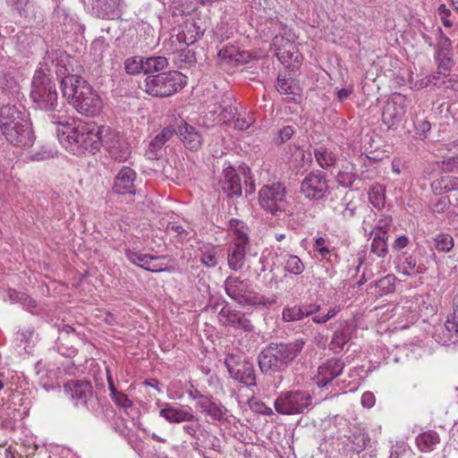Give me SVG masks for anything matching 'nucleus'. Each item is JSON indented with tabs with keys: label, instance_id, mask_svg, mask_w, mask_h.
<instances>
[{
	"label": "nucleus",
	"instance_id": "1",
	"mask_svg": "<svg viewBox=\"0 0 458 458\" xmlns=\"http://www.w3.org/2000/svg\"><path fill=\"white\" fill-rule=\"evenodd\" d=\"M52 123L58 126L56 131L60 143L74 155L95 154L102 146L106 126L59 114H52Z\"/></svg>",
	"mask_w": 458,
	"mask_h": 458
},
{
	"label": "nucleus",
	"instance_id": "2",
	"mask_svg": "<svg viewBox=\"0 0 458 458\" xmlns=\"http://www.w3.org/2000/svg\"><path fill=\"white\" fill-rule=\"evenodd\" d=\"M0 129L7 141L16 147L30 148L34 143L31 123L25 110L5 105L0 108Z\"/></svg>",
	"mask_w": 458,
	"mask_h": 458
},
{
	"label": "nucleus",
	"instance_id": "3",
	"mask_svg": "<svg viewBox=\"0 0 458 458\" xmlns=\"http://www.w3.org/2000/svg\"><path fill=\"white\" fill-rule=\"evenodd\" d=\"M306 340L297 338L288 343H271L259 354L258 361L262 373L274 375L284 371L301 354Z\"/></svg>",
	"mask_w": 458,
	"mask_h": 458
},
{
	"label": "nucleus",
	"instance_id": "4",
	"mask_svg": "<svg viewBox=\"0 0 458 458\" xmlns=\"http://www.w3.org/2000/svg\"><path fill=\"white\" fill-rule=\"evenodd\" d=\"M30 98L36 108L56 114L58 97L55 84L52 80L51 69L47 64H40L31 82Z\"/></svg>",
	"mask_w": 458,
	"mask_h": 458
},
{
	"label": "nucleus",
	"instance_id": "5",
	"mask_svg": "<svg viewBox=\"0 0 458 458\" xmlns=\"http://www.w3.org/2000/svg\"><path fill=\"white\" fill-rule=\"evenodd\" d=\"M224 288L225 293L242 307H268L275 303V300H269L256 292L248 279L240 276H227Z\"/></svg>",
	"mask_w": 458,
	"mask_h": 458
},
{
	"label": "nucleus",
	"instance_id": "6",
	"mask_svg": "<svg viewBox=\"0 0 458 458\" xmlns=\"http://www.w3.org/2000/svg\"><path fill=\"white\" fill-rule=\"evenodd\" d=\"M186 84L185 75L178 71H169L147 76L142 89L149 96L166 98L182 89Z\"/></svg>",
	"mask_w": 458,
	"mask_h": 458
},
{
	"label": "nucleus",
	"instance_id": "7",
	"mask_svg": "<svg viewBox=\"0 0 458 458\" xmlns=\"http://www.w3.org/2000/svg\"><path fill=\"white\" fill-rule=\"evenodd\" d=\"M311 395L306 391H288L276 399L275 409L281 414H300L311 405Z\"/></svg>",
	"mask_w": 458,
	"mask_h": 458
},
{
	"label": "nucleus",
	"instance_id": "8",
	"mask_svg": "<svg viewBox=\"0 0 458 458\" xmlns=\"http://www.w3.org/2000/svg\"><path fill=\"white\" fill-rule=\"evenodd\" d=\"M259 202L262 208L277 215L287 203L285 187L280 182L264 185L259 191Z\"/></svg>",
	"mask_w": 458,
	"mask_h": 458
},
{
	"label": "nucleus",
	"instance_id": "9",
	"mask_svg": "<svg viewBox=\"0 0 458 458\" xmlns=\"http://www.w3.org/2000/svg\"><path fill=\"white\" fill-rule=\"evenodd\" d=\"M272 46L278 60L285 64L291 61L299 63V52L295 44V35L287 27L281 28L273 38Z\"/></svg>",
	"mask_w": 458,
	"mask_h": 458
},
{
	"label": "nucleus",
	"instance_id": "10",
	"mask_svg": "<svg viewBox=\"0 0 458 458\" xmlns=\"http://www.w3.org/2000/svg\"><path fill=\"white\" fill-rule=\"evenodd\" d=\"M102 146L105 147L110 157L117 162L126 161L131 153L130 147L122 140L119 133L108 126L104 128Z\"/></svg>",
	"mask_w": 458,
	"mask_h": 458
},
{
	"label": "nucleus",
	"instance_id": "11",
	"mask_svg": "<svg viewBox=\"0 0 458 458\" xmlns=\"http://www.w3.org/2000/svg\"><path fill=\"white\" fill-rule=\"evenodd\" d=\"M410 100L401 93H394L386 102L382 111V120L388 127L402 121L406 114Z\"/></svg>",
	"mask_w": 458,
	"mask_h": 458
},
{
	"label": "nucleus",
	"instance_id": "12",
	"mask_svg": "<svg viewBox=\"0 0 458 458\" xmlns=\"http://www.w3.org/2000/svg\"><path fill=\"white\" fill-rule=\"evenodd\" d=\"M237 357L229 354L225 360V365L231 377L238 382L247 386H256V375L253 365L250 362H238Z\"/></svg>",
	"mask_w": 458,
	"mask_h": 458
},
{
	"label": "nucleus",
	"instance_id": "13",
	"mask_svg": "<svg viewBox=\"0 0 458 458\" xmlns=\"http://www.w3.org/2000/svg\"><path fill=\"white\" fill-rule=\"evenodd\" d=\"M301 192L310 199H322L327 197L328 184L324 174L310 172L301 184Z\"/></svg>",
	"mask_w": 458,
	"mask_h": 458
},
{
	"label": "nucleus",
	"instance_id": "14",
	"mask_svg": "<svg viewBox=\"0 0 458 458\" xmlns=\"http://www.w3.org/2000/svg\"><path fill=\"white\" fill-rule=\"evenodd\" d=\"M90 88L87 81L76 74H68L61 81L63 96L72 106V101L80 100L86 94V89L89 90Z\"/></svg>",
	"mask_w": 458,
	"mask_h": 458
},
{
	"label": "nucleus",
	"instance_id": "15",
	"mask_svg": "<svg viewBox=\"0 0 458 458\" xmlns=\"http://www.w3.org/2000/svg\"><path fill=\"white\" fill-rule=\"evenodd\" d=\"M159 416L169 423L179 424L198 420L191 407L169 403H165L162 405V408L159 410Z\"/></svg>",
	"mask_w": 458,
	"mask_h": 458
},
{
	"label": "nucleus",
	"instance_id": "16",
	"mask_svg": "<svg viewBox=\"0 0 458 458\" xmlns=\"http://www.w3.org/2000/svg\"><path fill=\"white\" fill-rule=\"evenodd\" d=\"M219 323L224 327H232L234 328L251 331L252 325L250 321L239 310L231 308L228 305L224 306L217 315Z\"/></svg>",
	"mask_w": 458,
	"mask_h": 458
},
{
	"label": "nucleus",
	"instance_id": "17",
	"mask_svg": "<svg viewBox=\"0 0 458 458\" xmlns=\"http://www.w3.org/2000/svg\"><path fill=\"white\" fill-rule=\"evenodd\" d=\"M72 106L81 114L95 116L101 111L103 103L98 93L91 87L89 90L86 89V94L80 100L72 101Z\"/></svg>",
	"mask_w": 458,
	"mask_h": 458
},
{
	"label": "nucleus",
	"instance_id": "18",
	"mask_svg": "<svg viewBox=\"0 0 458 458\" xmlns=\"http://www.w3.org/2000/svg\"><path fill=\"white\" fill-rule=\"evenodd\" d=\"M344 363L338 359H331L320 365L318 369L316 383L319 387H325L334 378L342 374Z\"/></svg>",
	"mask_w": 458,
	"mask_h": 458
},
{
	"label": "nucleus",
	"instance_id": "19",
	"mask_svg": "<svg viewBox=\"0 0 458 458\" xmlns=\"http://www.w3.org/2000/svg\"><path fill=\"white\" fill-rule=\"evenodd\" d=\"M137 174L129 166H123L116 174L113 185L114 192L124 195L134 194Z\"/></svg>",
	"mask_w": 458,
	"mask_h": 458
},
{
	"label": "nucleus",
	"instance_id": "20",
	"mask_svg": "<svg viewBox=\"0 0 458 458\" xmlns=\"http://www.w3.org/2000/svg\"><path fill=\"white\" fill-rule=\"evenodd\" d=\"M64 390L76 405H84L92 397V387L88 381H70Z\"/></svg>",
	"mask_w": 458,
	"mask_h": 458
},
{
	"label": "nucleus",
	"instance_id": "21",
	"mask_svg": "<svg viewBox=\"0 0 458 458\" xmlns=\"http://www.w3.org/2000/svg\"><path fill=\"white\" fill-rule=\"evenodd\" d=\"M198 38V34L187 36L183 30L174 29L169 38L164 41V49L166 54L174 55L181 48L185 47V44H193Z\"/></svg>",
	"mask_w": 458,
	"mask_h": 458
},
{
	"label": "nucleus",
	"instance_id": "22",
	"mask_svg": "<svg viewBox=\"0 0 458 458\" xmlns=\"http://www.w3.org/2000/svg\"><path fill=\"white\" fill-rule=\"evenodd\" d=\"M125 255L132 264L137 265L148 271L162 272L165 270V268L162 267V264L159 262V257L131 250H126Z\"/></svg>",
	"mask_w": 458,
	"mask_h": 458
},
{
	"label": "nucleus",
	"instance_id": "23",
	"mask_svg": "<svg viewBox=\"0 0 458 458\" xmlns=\"http://www.w3.org/2000/svg\"><path fill=\"white\" fill-rule=\"evenodd\" d=\"M222 191L228 197H239L242 195V183L239 174L232 166H228L223 171V177L219 181Z\"/></svg>",
	"mask_w": 458,
	"mask_h": 458
},
{
	"label": "nucleus",
	"instance_id": "24",
	"mask_svg": "<svg viewBox=\"0 0 458 458\" xmlns=\"http://www.w3.org/2000/svg\"><path fill=\"white\" fill-rule=\"evenodd\" d=\"M176 134V130L172 127H165L148 144L146 156L150 160L158 159L161 157L163 146Z\"/></svg>",
	"mask_w": 458,
	"mask_h": 458
},
{
	"label": "nucleus",
	"instance_id": "25",
	"mask_svg": "<svg viewBox=\"0 0 458 458\" xmlns=\"http://www.w3.org/2000/svg\"><path fill=\"white\" fill-rule=\"evenodd\" d=\"M176 133L179 134L183 145L188 149L197 151L203 144V138L201 134L192 125L187 123H182L178 127Z\"/></svg>",
	"mask_w": 458,
	"mask_h": 458
},
{
	"label": "nucleus",
	"instance_id": "26",
	"mask_svg": "<svg viewBox=\"0 0 458 458\" xmlns=\"http://www.w3.org/2000/svg\"><path fill=\"white\" fill-rule=\"evenodd\" d=\"M122 2L123 0H91V4L98 17L110 20L119 16Z\"/></svg>",
	"mask_w": 458,
	"mask_h": 458
},
{
	"label": "nucleus",
	"instance_id": "27",
	"mask_svg": "<svg viewBox=\"0 0 458 458\" xmlns=\"http://www.w3.org/2000/svg\"><path fill=\"white\" fill-rule=\"evenodd\" d=\"M198 409L215 420H222L226 418V408L210 396L200 397L199 408Z\"/></svg>",
	"mask_w": 458,
	"mask_h": 458
},
{
	"label": "nucleus",
	"instance_id": "28",
	"mask_svg": "<svg viewBox=\"0 0 458 458\" xmlns=\"http://www.w3.org/2000/svg\"><path fill=\"white\" fill-rule=\"evenodd\" d=\"M246 245L233 243L227 250V265L233 271H240L243 268L246 261Z\"/></svg>",
	"mask_w": 458,
	"mask_h": 458
},
{
	"label": "nucleus",
	"instance_id": "29",
	"mask_svg": "<svg viewBox=\"0 0 458 458\" xmlns=\"http://www.w3.org/2000/svg\"><path fill=\"white\" fill-rule=\"evenodd\" d=\"M276 88L280 94L286 95L290 101L298 102L301 98L299 84L291 78L278 75Z\"/></svg>",
	"mask_w": 458,
	"mask_h": 458
},
{
	"label": "nucleus",
	"instance_id": "30",
	"mask_svg": "<svg viewBox=\"0 0 458 458\" xmlns=\"http://www.w3.org/2000/svg\"><path fill=\"white\" fill-rule=\"evenodd\" d=\"M439 442V435L434 430H427L416 437L418 448L424 453L433 451Z\"/></svg>",
	"mask_w": 458,
	"mask_h": 458
},
{
	"label": "nucleus",
	"instance_id": "31",
	"mask_svg": "<svg viewBox=\"0 0 458 458\" xmlns=\"http://www.w3.org/2000/svg\"><path fill=\"white\" fill-rule=\"evenodd\" d=\"M37 375L40 384L47 389L53 386L57 382L60 371L55 368H43L42 362L38 361L36 365Z\"/></svg>",
	"mask_w": 458,
	"mask_h": 458
},
{
	"label": "nucleus",
	"instance_id": "32",
	"mask_svg": "<svg viewBox=\"0 0 458 458\" xmlns=\"http://www.w3.org/2000/svg\"><path fill=\"white\" fill-rule=\"evenodd\" d=\"M229 230L233 237V243H249V228L242 220L231 219L229 221Z\"/></svg>",
	"mask_w": 458,
	"mask_h": 458
},
{
	"label": "nucleus",
	"instance_id": "33",
	"mask_svg": "<svg viewBox=\"0 0 458 458\" xmlns=\"http://www.w3.org/2000/svg\"><path fill=\"white\" fill-rule=\"evenodd\" d=\"M314 157L318 165L324 169L334 166L338 159L336 153L324 146L314 149Z\"/></svg>",
	"mask_w": 458,
	"mask_h": 458
},
{
	"label": "nucleus",
	"instance_id": "34",
	"mask_svg": "<svg viewBox=\"0 0 458 458\" xmlns=\"http://www.w3.org/2000/svg\"><path fill=\"white\" fill-rule=\"evenodd\" d=\"M425 267L422 264H418L416 259L411 255L404 256L398 265V271L404 276H414L423 273Z\"/></svg>",
	"mask_w": 458,
	"mask_h": 458
},
{
	"label": "nucleus",
	"instance_id": "35",
	"mask_svg": "<svg viewBox=\"0 0 458 458\" xmlns=\"http://www.w3.org/2000/svg\"><path fill=\"white\" fill-rule=\"evenodd\" d=\"M165 231L179 242H186L193 235V231L190 226L184 227L177 222L168 223Z\"/></svg>",
	"mask_w": 458,
	"mask_h": 458
},
{
	"label": "nucleus",
	"instance_id": "36",
	"mask_svg": "<svg viewBox=\"0 0 458 458\" xmlns=\"http://www.w3.org/2000/svg\"><path fill=\"white\" fill-rule=\"evenodd\" d=\"M168 64V60L165 56H144L145 73L163 72Z\"/></svg>",
	"mask_w": 458,
	"mask_h": 458
},
{
	"label": "nucleus",
	"instance_id": "37",
	"mask_svg": "<svg viewBox=\"0 0 458 458\" xmlns=\"http://www.w3.org/2000/svg\"><path fill=\"white\" fill-rule=\"evenodd\" d=\"M34 333V327L31 326L20 328L14 337L16 345L19 347L23 345L24 351L29 352L30 344L33 342Z\"/></svg>",
	"mask_w": 458,
	"mask_h": 458
},
{
	"label": "nucleus",
	"instance_id": "38",
	"mask_svg": "<svg viewBox=\"0 0 458 458\" xmlns=\"http://www.w3.org/2000/svg\"><path fill=\"white\" fill-rule=\"evenodd\" d=\"M445 330L454 337L453 342L458 340V297L454 299L453 312L447 317L445 323Z\"/></svg>",
	"mask_w": 458,
	"mask_h": 458
},
{
	"label": "nucleus",
	"instance_id": "39",
	"mask_svg": "<svg viewBox=\"0 0 458 458\" xmlns=\"http://www.w3.org/2000/svg\"><path fill=\"white\" fill-rule=\"evenodd\" d=\"M200 262L207 267H215L218 264L217 250L212 246H203L199 249Z\"/></svg>",
	"mask_w": 458,
	"mask_h": 458
},
{
	"label": "nucleus",
	"instance_id": "40",
	"mask_svg": "<svg viewBox=\"0 0 458 458\" xmlns=\"http://www.w3.org/2000/svg\"><path fill=\"white\" fill-rule=\"evenodd\" d=\"M191 44H185V47L174 54V61L178 68L182 69L195 62L194 53L188 48Z\"/></svg>",
	"mask_w": 458,
	"mask_h": 458
},
{
	"label": "nucleus",
	"instance_id": "41",
	"mask_svg": "<svg viewBox=\"0 0 458 458\" xmlns=\"http://www.w3.org/2000/svg\"><path fill=\"white\" fill-rule=\"evenodd\" d=\"M350 339L351 335L348 329L336 330L333 335L329 347L334 352H340Z\"/></svg>",
	"mask_w": 458,
	"mask_h": 458
},
{
	"label": "nucleus",
	"instance_id": "42",
	"mask_svg": "<svg viewBox=\"0 0 458 458\" xmlns=\"http://www.w3.org/2000/svg\"><path fill=\"white\" fill-rule=\"evenodd\" d=\"M124 68L129 74L145 73L144 56L136 55L127 58L124 62Z\"/></svg>",
	"mask_w": 458,
	"mask_h": 458
},
{
	"label": "nucleus",
	"instance_id": "43",
	"mask_svg": "<svg viewBox=\"0 0 458 458\" xmlns=\"http://www.w3.org/2000/svg\"><path fill=\"white\" fill-rule=\"evenodd\" d=\"M303 319V311L298 304L293 306H285L282 311V320L284 322H297Z\"/></svg>",
	"mask_w": 458,
	"mask_h": 458
},
{
	"label": "nucleus",
	"instance_id": "44",
	"mask_svg": "<svg viewBox=\"0 0 458 458\" xmlns=\"http://www.w3.org/2000/svg\"><path fill=\"white\" fill-rule=\"evenodd\" d=\"M386 241L387 237L379 236L376 233L372 238L370 251L379 258H385L388 251Z\"/></svg>",
	"mask_w": 458,
	"mask_h": 458
},
{
	"label": "nucleus",
	"instance_id": "45",
	"mask_svg": "<svg viewBox=\"0 0 458 458\" xmlns=\"http://www.w3.org/2000/svg\"><path fill=\"white\" fill-rule=\"evenodd\" d=\"M304 268V264L298 256L292 254H287L285 256L284 269L287 272L298 276L303 272Z\"/></svg>",
	"mask_w": 458,
	"mask_h": 458
},
{
	"label": "nucleus",
	"instance_id": "46",
	"mask_svg": "<svg viewBox=\"0 0 458 458\" xmlns=\"http://www.w3.org/2000/svg\"><path fill=\"white\" fill-rule=\"evenodd\" d=\"M435 58L438 63L437 73H442L446 76L454 65L452 53L436 54Z\"/></svg>",
	"mask_w": 458,
	"mask_h": 458
},
{
	"label": "nucleus",
	"instance_id": "47",
	"mask_svg": "<svg viewBox=\"0 0 458 458\" xmlns=\"http://www.w3.org/2000/svg\"><path fill=\"white\" fill-rule=\"evenodd\" d=\"M435 247L438 251L449 252L454 247V239L448 233H439L435 239Z\"/></svg>",
	"mask_w": 458,
	"mask_h": 458
},
{
	"label": "nucleus",
	"instance_id": "48",
	"mask_svg": "<svg viewBox=\"0 0 458 458\" xmlns=\"http://www.w3.org/2000/svg\"><path fill=\"white\" fill-rule=\"evenodd\" d=\"M8 295L13 302H21L27 309L36 307V301L26 293H20L15 290H10Z\"/></svg>",
	"mask_w": 458,
	"mask_h": 458
},
{
	"label": "nucleus",
	"instance_id": "49",
	"mask_svg": "<svg viewBox=\"0 0 458 458\" xmlns=\"http://www.w3.org/2000/svg\"><path fill=\"white\" fill-rule=\"evenodd\" d=\"M394 277L393 276H386L380 278L376 282L375 286L378 288L379 294H386L392 293L394 290Z\"/></svg>",
	"mask_w": 458,
	"mask_h": 458
},
{
	"label": "nucleus",
	"instance_id": "50",
	"mask_svg": "<svg viewBox=\"0 0 458 458\" xmlns=\"http://www.w3.org/2000/svg\"><path fill=\"white\" fill-rule=\"evenodd\" d=\"M391 223H392V219L389 216H386L384 218H381L377 223V225H375L374 229H372L369 232V235L372 236V235H375L376 233H377V235H379V236L383 235L384 237H387V233H388V231L390 229Z\"/></svg>",
	"mask_w": 458,
	"mask_h": 458
},
{
	"label": "nucleus",
	"instance_id": "51",
	"mask_svg": "<svg viewBox=\"0 0 458 458\" xmlns=\"http://www.w3.org/2000/svg\"><path fill=\"white\" fill-rule=\"evenodd\" d=\"M439 38L437 45L436 54H447L452 53V41L451 39L442 31L441 28L438 29Z\"/></svg>",
	"mask_w": 458,
	"mask_h": 458
},
{
	"label": "nucleus",
	"instance_id": "52",
	"mask_svg": "<svg viewBox=\"0 0 458 458\" xmlns=\"http://www.w3.org/2000/svg\"><path fill=\"white\" fill-rule=\"evenodd\" d=\"M355 179L356 174L347 168L341 170L336 176L337 182L345 188L351 187Z\"/></svg>",
	"mask_w": 458,
	"mask_h": 458
},
{
	"label": "nucleus",
	"instance_id": "53",
	"mask_svg": "<svg viewBox=\"0 0 458 458\" xmlns=\"http://www.w3.org/2000/svg\"><path fill=\"white\" fill-rule=\"evenodd\" d=\"M437 14L445 28H451L454 25L451 20L452 12L445 4H440L437 7Z\"/></svg>",
	"mask_w": 458,
	"mask_h": 458
},
{
	"label": "nucleus",
	"instance_id": "54",
	"mask_svg": "<svg viewBox=\"0 0 458 458\" xmlns=\"http://www.w3.org/2000/svg\"><path fill=\"white\" fill-rule=\"evenodd\" d=\"M108 44L104 38H96L90 47L92 55L96 58H102L104 52L108 48Z\"/></svg>",
	"mask_w": 458,
	"mask_h": 458
},
{
	"label": "nucleus",
	"instance_id": "55",
	"mask_svg": "<svg viewBox=\"0 0 458 458\" xmlns=\"http://www.w3.org/2000/svg\"><path fill=\"white\" fill-rule=\"evenodd\" d=\"M233 123L235 129L239 131H245L253 123V118L252 116H250V114H246L245 113L243 114L238 113Z\"/></svg>",
	"mask_w": 458,
	"mask_h": 458
},
{
	"label": "nucleus",
	"instance_id": "56",
	"mask_svg": "<svg viewBox=\"0 0 458 458\" xmlns=\"http://www.w3.org/2000/svg\"><path fill=\"white\" fill-rule=\"evenodd\" d=\"M237 114L238 107L236 104L228 105L223 108L222 112L220 113V118L224 123H229L234 121Z\"/></svg>",
	"mask_w": 458,
	"mask_h": 458
},
{
	"label": "nucleus",
	"instance_id": "57",
	"mask_svg": "<svg viewBox=\"0 0 458 458\" xmlns=\"http://www.w3.org/2000/svg\"><path fill=\"white\" fill-rule=\"evenodd\" d=\"M437 184L443 186L445 191H458V177H453L450 179H441L437 182L432 184L433 188L437 189Z\"/></svg>",
	"mask_w": 458,
	"mask_h": 458
},
{
	"label": "nucleus",
	"instance_id": "58",
	"mask_svg": "<svg viewBox=\"0 0 458 458\" xmlns=\"http://www.w3.org/2000/svg\"><path fill=\"white\" fill-rule=\"evenodd\" d=\"M112 400L117 406L123 408L124 410H127L132 406V401L130 400L129 397L123 392L116 393Z\"/></svg>",
	"mask_w": 458,
	"mask_h": 458
},
{
	"label": "nucleus",
	"instance_id": "59",
	"mask_svg": "<svg viewBox=\"0 0 458 458\" xmlns=\"http://www.w3.org/2000/svg\"><path fill=\"white\" fill-rule=\"evenodd\" d=\"M441 169L445 173H453L458 170V157H452L442 161Z\"/></svg>",
	"mask_w": 458,
	"mask_h": 458
},
{
	"label": "nucleus",
	"instance_id": "60",
	"mask_svg": "<svg viewBox=\"0 0 458 458\" xmlns=\"http://www.w3.org/2000/svg\"><path fill=\"white\" fill-rule=\"evenodd\" d=\"M369 199L375 207H379L384 204V196L382 193L381 186L374 187L372 192L369 194Z\"/></svg>",
	"mask_w": 458,
	"mask_h": 458
},
{
	"label": "nucleus",
	"instance_id": "61",
	"mask_svg": "<svg viewBox=\"0 0 458 458\" xmlns=\"http://www.w3.org/2000/svg\"><path fill=\"white\" fill-rule=\"evenodd\" d=\"M0 88L3 89L4 91L13 90L16 92L18 85L12 78L4 75L0 77Z\"/></svg>",
	"mask_w": 458,
	"mask_h": 458
},
{
	"label": "nucleus",
	"instance_id": "62",
	"mask_svg": "<svg viewBox=\"0 0 458 458\" xmlns=\"http://www.w3.org/2000/svg\"><path fill=\"white\" fill-rule=\"evenodd\" d=\"M414 127L418 135L426 137L427 132L431 129V124L428 120H418L415 122Z\"/></svg>",
	"mask_w": 458,
	"mask_h": 458
},
{
	"label": "nucleus",
	"instance_id": "63",
	"mask_svg": "<svg viewBox=\"0 0 458 458\" xmlns=\"http://www.w3.org/2000/svg\"><path fill=\"white\" fill-rule=\"evenodd\" d=\"M301 307V310L303 311V318L315 315L317 312L320 310V305L317 303H309L300 305Z\"/></svg>",
	"mask_w": 458,
	"mask_h": 458
},
{
	"label": "nucleus",
	"instance_id": "64",
	"mask_svg": "<svg viewBox=\"0 0 458 458\" xmlns=\"http://www.w3.org/2000/svg\"><path fill=\"white\" fill-rule=\"evenodd\" d=\"M293 128L290 125L283 127L278 132V143H284L290 140L293 134Z\"/></svg>",
	"mask_w": 458,
	"mask_h": 458
}]
</instances>
